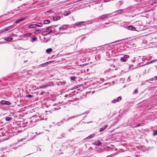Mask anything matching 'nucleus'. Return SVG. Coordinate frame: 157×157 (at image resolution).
<instances>
[{
	"label": "nucleus",
	"instance_id": "423d86ee",
	"mask_svg": "<svg viewBox=\"0 0 157 157\" xmlns=\"http://www.w3.org/2000/svg\"><path fill=\"white\" fill-rule=\"evenodd\" d=\"M108 14L102 15L99 17V19L100 20H103L104 18H106L108 17Z\"/></svg>",
	"mask_w": 157,
	"mask_h": 157
},
{
	"label": "nucleus",
	"instance_id": "2f4dec72",
	"mask_svg": "<svg viewBox=\"0 0 157 157\" xmlns=\"http://www.w3.org/2000/svg\"><path fill=\"white\" fill-rule=\"evenodd\" d=\"M122 11H123L122 10H117L116 12H118V13H122Z\"/></svg>",
	"mask_w": 157,
	"mask_h": 157
},
{
	"label": "nucleus",
	"instance_id": "9d476101",
	"mask_svg": "<svg viewBox=\"0 0 157 157\" xmlns=\"http://www.w3.org/2000/svg\"><path fill=\"white\" fill-rule=\"evenodd\" d=\"M25 19V18H22L21 19H19L15 21V23L16 24L20 22L23 21Z\"/></svg>",
	"mask_w": 157,
	"mask_h": 157
},
{
	"label": "nucleus",
	"instance_id": "a19ab883",
	"mask_svg": "<svg viewBox=\"0 0 157 157\" xmlns=\"http://www.w3.org/2000/svg\"><path fill=\"white\" fill-rule=\"evenodd\" d=\"M110 0H104V2H108L109 1H110Z\"/></svg>",
	"mask_w": 157,
	"mask_h": 157
},
{
	"label": "nucleus",
	"instance_id": "b1692460",
	"mask_svg": "<svg viewBox=\"0 0 157 157\" xmlns=\"http://www.w3.org/2000/svg\"><path fill=\"white\" fill-rule=\"evenodd\" d=\"M12 119V118L11 117H6V120L7 121H9L11 120Z\"/></svg>",
	"mask_w": 157,
	"mask_h": 157
},
{
	"label": "nucleus",
	"instance_id": "7ed1b4c3",
	"mask_svg": "<svg viewBox=\"0 0 157 157\" xmlns=\"http://www.w3.org/2000/svg\"><path fill=\"white\" fill-rule=\"evenodd\" d=\"M15 27L14 25H10L9 26H8L7 27H6L4 29H3L2 31V32H5L6 31H8L9 30H10V29L13 28Z\"/></svg>",
	"mask_w": 157,
	"mask_h": 157
},
{
	"label": "nucleus",
	"instance_id": "2eb2a0df",
	"mask_svg": "<svg viewBox=\"0 0 157 157\" xmlns=\"http://www.w3.org/2000/svg\"><path fill=\"white\" fill-rule=\"evenodd\" d=\"M13 39V38L10 36H8L7 38H5L4 40L6 41H10Z\"/></svg>",
	"mask_w": 157,
	"mask_h": 157
},
{
	"label": "nucleus",
	"instance_id": "72a5a7b5",
	"mask_svg": "<svg viewBox=\"0 0 157 157\" xmlns=\"http://www.w3.org/2000/svg\"><path fill=\"white\" fill-rule=\"evenodd\" d=\"M153 135L154 136L157 135V130H155L154 131Z\"/></svg>",
	"mask_w": 157,
	"mask_h": 157
},
{
	"label": "nucleus",
	"instance_id": "f03ea898",
	"mask_svg": "<svg viewBox=\"0 0 157 157\" xmlns=\"http://www.w3.org/2000/svg\"><path fill=\"white\" fill-rule=\"evenodd\" d=\"M54 29L53 27L52 26H49L47 27H46V29L45 30L47 32H49V34L52 32L54 30Z\"/></svg>",
	"mask_w": 157,
	"mask_h": 157
},
{
	"label": "nucleus",
	"instance_id": "a211bd4d",
	"mask_svg": "<svg viewBox=\"0 0 157 157\" xmlns=\"http://www.w3.org/2000/svg\"><path fill=\"white\" fill-rule=\"evenodd\" d=\"M84 23V21L78 22L76 23L75 25H76L78 26V25H81L82 23Z\"/></svg>",
	"mask_w": 157,
	"mask_h": 157
},
{
	"label": "nucleus",
	"instance_id": "1a4fd4ad",
	"mask_svg": "<svg viewBox=\"0 0 157 157\" xmlns=\"http://www.w3.org/2000/svg\"><path fill=\"white\" fill-rule=\"evenodd\" d=\"M121 97H118L117 99H115L112 101L113 103H115L121 99Z\"/></svg>",
	"mask_w": 157,
	"mask_h": 157
},
{
	"label": "nucleus",
	"instance_id": "f257e3e1",
	"mask_svg": "<svg viewBox=\"0 0 157 157\" xmlns=\"http://www.w3.org/2000/svg\"><path fill=\"white\" fill-rule=\"evenodd\" d=\"M0 104L9 105L11 104V103L10 102L8 101L2 100L0 101Z\"/></svg>",
	"mask_w": 157,
	"mask_h": 157
},
{
	"label": "nucleus",
	"instance_id": "c85d7f7f",
	"mask_svg": "<svg viewBox=\"0 0 157 157\" xmlns=\"http://www.w3.org/2000/svg\"><path fill=\"white\" fill-rule=\"evenodd\" d=\"M121 61L124 62L126 61V59L124 58V57H122L121 59Z\"/></svg>",
	"mask_w": 157,
	"mask_h": 157
},
{
	"label": "nucleus",
	"instance_id": "393cba45",
	"mask_svg": "<svg viewBox=\"0 0 157 157\" xmlns=\"http://www.w3.org/2000/svg\"><path fill=\"white\" fill-rule=\"evenodd\" d=\"M40 32H41L40 30V29H38V30H36L35 31V32H34V33H35V34L39 33H40Z\"/></svg>",
	"mask_w": 157,
	"mask_h": 157
},
{
	"label": "nucleus",
	"instance_id": "ddd939ff",
	"mask_svg": "<svg viewBox=\"0 0 157 157\" xmlns=\"http://www.w3.org/2000/svg\"><path fill=\"white\" fill-rule=\"evenodd\" d=\"M107 127V125L104 126L102 128L100 129L99 131L100 132H102L106 129Z\"/></svg>",
	"mask_w": 157,
	"mask_h": 157
},
{
	"label": "nucleus",
	"instance_id": "aec40b11",
	"mask_svg": "<svg viewBox=\"0 0 157 157\" xmlns=\"http://www.w3.org/2000/svg\"><path fill=\"white\" fill-rule=\"evenodd\" d=\"M94 136V134H92L90 135L88 137H87L86 138V139H90L93 137Z\"/></svg>",
	"mask_w": 157,
	"mask_h": 157
},
{
	"label": "nucleus",
	"instance_id": "4468645a",
	"mask_svg": "<svg viewBox=\"0 0 157 157\" xmlns=\"http://www.w3.org/2000/svg\"><path fill=\"white\" fill-rule=\"evenodd\" d=\"M67 28V26L66 25H63L59 27V29H65Z\"/></svg>",
	"mask_w": 157,
	"mask_h": 157
},
{
	"label": "nucleus",
	"instance_id": "4be33fe9",
	"mask_svg": "<svg viewBox=\"0 0 157 157\" xmlns=\"http://www.w3.org/2000/svg\"><path fill=\"white\" fill-rule=\"evenodd\" d=\"M29 28H35L34 24H32L28 26Z\"/></svg>",
	"mask_w": 157,
	"mask_h": 157
},
{
	"label": "nucleus",
	"instance_id": "f3484780",
	"mask_svg": "<svg viewBox=\"0 0 157 157\" xmlns=\"http://www.w3.org/2000/svg\"><path fill=\"white\" fill-rule=\"evenodd\" d=\"M156 60H157L156 59V60H154L151 61H150V62H147V63L145 64V65H148V64L151 63H154V62H156Z\"/></svg>",
	"mask_w": 157,
	"mask_h": 157
},
{
	"label": "nucleus",
	"instance_id": "6ab92c4d",
	"mask_svg": "<svg viewBox=\"0 0 157 157\" xmlns=\"http://www.w3.org/2000/svg\"><path fill=\"white\" fill-rule=\"evenodd\" d=\"M52 48H49L47 49L46 52L48 54L50 53L52 51Z\"/></svg>",
	"mask_w": 157,
	"mask_h": 157
},
{
	"label": "nucleus",
	"instance_id": "c03bdc74",
	"mask_svg": "<svg viewBox=\"0 0 157 157\" xmlns=\"http://www.w3.org/2000/svg\"><path fill=\"white\" fill-rule=\"evenodd\" d=\"M140 124L136 125V127H137L138 126H140Z\"/></svg>",
	"mask_w": 157,
	"mask_h": 157
},
{
	"label": "nucleus",
	"instance_id": "37998d69",
	"mask_svg": "<svg viewBox=\"0 0 157 157\" xmlns=\"http://www.w3.org/2000/svg\"><path fill=\"white\" fill-rule=\"evenodd\" d=\"M43 94H44V92H41V93H40V95H42Z\"/></svg>",
	"mask_w": 157,
	"mask_h": 157
},
{
	"label": "nucleus",
	"instance_id": "6e6552de",
	"mask_svg": "<svg viewBox=\"0 0 157 157\" xmlns=\"http://www.w3.org/2000/svg\"><path fill=\"white\" fill-rule=\"evenodd\" d=\"M61 18V17L59 16H55L53 17L52 19L53 21H56L59 20Z\"/></svg>",
	"mask_w": 157,
	"mask_h": 157
},
{
	"label": "nucleus",
	"instance_id": "7c9ffc66",
	"mask_svg": "<svg viewBox=\"0 0 157 157\" xmlns=\"http://www.w3.org/2000/svg\"><path fill=\"white\" fill-rule=\"evenodd\" d=\"M75 76H72L71 77V79L72 81H74L75 79Z\"/></svg>",
	"mask_w": 157,
	"mask_h": 157
},
{
	"label": "nucleus",
	"instance_id": "79ce46f5",
	"mask_svg": "<svg viewBox=\"0 0 157 157\" xmlns=\"http://www.w3.org/2000/svg\"><path fill=\"white\" fill-rule=\"evenodd\" d=\"M130 80V77H128V79L127 80V81L129 82Z\"/></svg>",
	"mask_w": 157,
	"mask_h": 157
},
{
	"label": "nucleus",
	"instance_id": "9b49d317",
	"mask_svg": "<svg viewBox=\"0 0 157 157\" xmlns=\"http://www.w3.org/2000/svg\"><path fill=\"white\" fill-rule=\"evenodd\" d=\"M0 109L3 110L7 109V107L5 106L4 105L0 104Z\"/></svg>",
	"mask_w": 157,
	"mask_h": 157
},
{
	"label": "nucleus",
	"instance_id": "ea45409f",
	"mask_svg": "<svg viewBox=\"0 0 157 157\" xmlns=\"http://www.w3.org/2000/svg\"><path fill=\"white\" fill-rule=\"evenodd\" d=\"M34 24V25H35V27L36 26L38 27V26L39 25V23L35 24Z\"/></svg>",
	"mask_w": 157,
	"mask_h": 157
},
{
	"label": "nucleus",
	"instance_id": "473e14b6",
	"mask_svg": "<svg viewBox=\"0 0 157 157\" xmlns=\"http://www.w3.org/2000/svg\"><path fill=\"white\" fill-rule=\"evenodd\" d=\"M123 57L125 59H127L129 57V56L128 55H124V56Z\"/></svg>",
	"mask_w": 157,
	"mask_h": 157
},
{
	"label": "nucleus",
	"instance_id": "20e7f679",
	"mask_svg": "<svg viewBox=\"0 0 157 157\" xmlns=\"http://www.w3.org/2000/svg\"><path fill=\"white\" fill-rule=\"evenodd\" d=\"M110 70L113 71L114 70H118V68L117 67H116L114 64H111L110 66Z\"/></svg>",
	"mask_w": 157,
	"mask_h": 157
},
{
	"label": "nucleus",
	"instance_id": "f8f14e48",
	"mask_svg": "<svg viewBox=\"0 0 157 157\" xmlns=\"http://www.w3.org/2000/svg\"><path fill=\"white\" fill-rule=\"evenodd\" d=\"M51 86V85L49 84H45V85H43L40 86V88L42 89V88H46V87H47L48 86Z\"/></svg>",
	"mask_w": 157,
	"mask_h": 157
},
{
	"label": "nucleus",
	"instance_id": "39448f33",
	"mask_svg": "<svg viewBox=\"0 0 157 157\" xmlns=\"http://www.w3.org/2000/svg\"><path fill=\"white\" fill-rule=\"evenodd\" d=\"M148 2L149 5H150L151 6L154 5L155 6H156V2H153L152 0H149Z\"/></svg>",
	"mask_w": 157,
	"mask_h": 157
},
{
	"label": "nucleus",
	"instance_id": "58836bf2",
	"mask_svg": "<svg viewBox=\"0 0 157 157\" xmlns=\"http://www.w3.org/2000/svg\"><path fill=\"white\" fill-rule=\"evenodd\" d=\"M42 26V24L41 23H39V25L38 26V27H41Z\"/></svg>",
	"mask_w": 157,
	"mask_h": 157
},
{
	"label": "nucleus",
	"instance_id": "49530a36",
	"mask_svg": "<svg viewBox=\"0 0 157 157\" xmlns=\"http://www.w3.org/2000/svg\"><path fill=\"white\" fill-rule=\"evenodd\" d=\"M137 1L138 2H139L141 1L140 0H137Z\"/></svg>",
	"mask_w": 157,
	"mask_h": 157
},
{
	"label": "nucleus",
	"instance_id": "bb28decb",
	"mask_svg": "<svg viewBox=\"0 0 157 157\" xmlns=\"http://www.w3.org/2000/svg\"><path fill=\"white\" fill-rule=\"evenodd\" d=\"M37 38L36 36L32 37L31 38V40L33 41H35L37 40Z\"/></svg>",
	"mask_w": 157,
	"mask_h": 157
},
{
	"label": "nucleus",
	"instance_id": "dca6fc26",
	"mask_svg": "<svg viewBox=\"0 0 157 157\" xmlns=\"http://www.w3.org/2000/svg\"><path fill=\"white\" fill-rule=\"evenodd\" d=\"M42 34L44 36H46L49 34V32H47L46 30H45L42 32Z\"/></svg>",
	"mask_w": 157,
	"mask_h": 157
},
{
	"label": "nucleus",
	"instance_id": "4c0bfd02",
	"mask_svg": "<svg viewBox=\"0 0 157 157\" xmlns=\"http://www.w3.org/2000/svg\"><path fill=\"white\" fill-rule=\"evenodd\" d=\"M71 13V12L70 11H67L66 12V14L67 15Z\"/></svg>",
	"mask_w": 157,
	"mask_h": 157
},
{
	"label": "nucleus",
	"instance_id": "e433bc0d",
	"mask_svg": "<svg viewBox=\"0 0 157 157\" xmlns=\"http://www.w3.org/2000/svg\"><path fill=\"white\" fill-rule=\"evenodd\" d=\"M39 119H38V120H44V118H42V117L41 116H40L39 117Z\"/></svg>",
	"mask_w": 157,
	"mask_h": 157
},
{
	"label": "nucleus",
	"instance_id": "de8ad7c7",
	"mask_svg": "<svg viewBox=\"0 0 157 157\" xmlns=\"http://www.w3.org/2000/svg\"><path fill=\"white\" fill-rule=\"evenodd\" d=\"M23 5L24 6H25V4H23Z\"/></svg>",
	"mask_w": 157,
	"mask_h": 157
},
{
	"label": "nucleus",
	"instance_id": "cd10ccee",
	"mask_svg": "<svg viewBox=\"0 0 157 157\" xmlns=\"http://www.w3.org/2000/svg\"><path fill=\"white\" fill-rule=\"evenodd\" d=\"M150 80L151 81H153V80H157V76H155L154 77V78H151Z\"/></svg>",
	"mask_w": 157,
	"mask_h": 157
},
{
	"label": "nucleus",
	"instance_id": "412c9836",
	"mask_svg": "<svg viewBox=\"0 0 157 157\" xmlns=\"http://www.w3.org/2000/svg\"><path fill=\"white\" fill-rule=\"evenodd\" d=\"M32 33H27L24 34L23 35V36H29L31 35Z\"/></svg>",
	"mask_w": 157,
	"mask_h": 157
},
{
	"label": "nucleus",
	"instance_id": "5701e85b",
	"mask_svg": "<svg viewBox=\"0 0 157 157\" xmlns=\"http://www.w3.org/2000/svg\"><path fill=\"white\" fill-rule=\"evenodd\" d=\"M50 22V21L48 20H44V24H48Z\"/></svg>",
	"mask_w": 157,
	"mask_h": 157
},
{
	"label": "nucleus",
	"instance_id": "a18cd8bd",
	"mask_svg": "<svg viewBox=\"0 0 157 157\" xmlns=\"http://www.w3.org/2000/svg\"><path fill=\"white\" fill-rule=\"evenodd\" d=\"M51 11H48L47 12V13H49Z\"/></svg>",
	"mask_w": 157,
	"mask_h": 157
},
{
	"label": "nucleus",
	"instance_id": "c756f323",
	"mask_svg": "<svg viewBox=\"0 0 157 157\" xmlns=\"http://www.w3.org/2000/svg\"><path fill=\"white\" fill-rule=\"evenodd\" d=\"M26 97L27 98H32L33 97V95L31 94H28L26 95Z\"/></svg>",
	"mask_w": 157,
	"mask_h": 157
},
{
	"label": "nucleus",
	"instance_id": "f704fd0d",
	"mask_svg": "<svg viewBox=\"0 0 157 157\" xmlns=\"http://www.w3.org/2000/svg\"><path fill=\"white\" fill-rule=\"evenodd\" d=\"M49 63V62H45V63H43L42 64H41L40 65L41 66H43L44 65L48 64Z\"/></svg>",
	"mask_w": 157,
	"mask_h": 157
},
{
	"label": "nucleus",
	"instance_id": "a878e982",
	"mask_svg": "<svg viewBox=\"0 0 157 157\" xmlns=\"http://www.w3.org/2000/svg\"><path fill=\"white\" fill-rule=\"evenodd\" d=\"M81 115H76V116H72V117H71L70 118H69L68 119V120L71 119H72V118H74L75 117H78V116Z\"/></svg>",
	"mask_w": 157,
	"mask_h": 157
},
{
	"label": "nucleus",
	"instance_id": "0eeeda50",
	"mask_svg": "<svg viewBox=\"0 0 157 157\" xmlns=\"http://www.w3.org/2000/svg\"><path fill=\"white\" fill-rule=\"evenodd\" d=\"M127 28L129 30H132V31H135L136 30V28L134 27L132 25H130L129 26H128L127 27Z\"/></svg>",
	"mask_w": 157,
	"mask_h": 157
},
{
	"label": "nucleus",
	"instance_id": "c9c22d12",
	"mask_svg": "<svg viewBox=\"0 0 157 157\" xmlns=\"http://www.w3.org/2000/svg\"><path fill=\"white\" fill-rule=\"evenodd\" d=\"M138 90L137 89H136L133 92V93L134 94H136L138 93Z\"/></svg>",
	"mask_w": 157,
	"mask_h": 157
}]
</instances>
